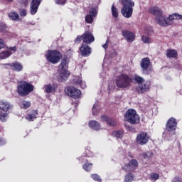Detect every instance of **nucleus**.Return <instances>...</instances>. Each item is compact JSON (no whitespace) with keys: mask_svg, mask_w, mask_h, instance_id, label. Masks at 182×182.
Segmentation results:
<instances>
[{"mask_svg":"<svg viewBox=\"0 0 182 182\" xmlns=\"http://www.w3.org/2000/svg\"><path fill=\"white\" fill-rule=\"evenodd\" d=\"M36 116H38V110H33L26 115V119L28 122H33L36 119Z\"/></svg>","mask_w":182,"mask_h":182,"instance_id":"5701e85b","label":"nucleus"},{"mask_svg":"<svg viewBox=\"0 0 182 182\" xmlns=\"http://www.w3.org/2000/svg\"><path fill=\"white\" fill-rule=\"evenodd\" d=\"M80 53L81 56H89L92 51L90 50V47L86 44H82L80 48Z\"/></svg>","mask_w":182,"mask_h":182,"instance_id":"f3484780","label":"nucleus"},{"mask_svg":"<svg viewBox=\"0 0 182 182\" xmlns=\"http://www.w3.org/2000/svg\"><path fill=\"white\" fill-rule=\"evenodd\" d=\"M6 65L11 67V69H13V70H16V72H21V70H22V65L19 63H12Z\"/></svg>","mask_w":182,"mask_h":182,"instance_id":"412c9836","label":"nucleus"},{"mask_svg":"<svg viewBox=\"0 0 182 182\" xmlns=\"http://www.w3.org/2000/svg\"><path fill=\"white\" fill-rule=\"evenodd\" d=\"M134 178V176H133V174L129 173L125 176L124 182H132L133 181Z\"/></svg>","mask_w":182,"mask_h":182,"instance_id":"72a5a7b5","label":"nucleus"},{"mask_svg":"<svg viewBox=\"0 0 182 182\" xmlns=\"http://www.w3.org/2000/svg\"><path fill=\"white\" fill-rule=\"evenodd\" d=\"M21 16H26V10L22 9L20 11Z\"/></svg>","mask_w":182,"mask_h":182,"instance_id":"c03bdc74","label":"nucleus"},{"mask_svg":"<svg viewBox=\"0 0 182 182\" xmlns=\"http://www.w3.org/2000/svg\"><path fill=\"white\" fill-rule=\"evenodd\" d=\"M144 159H149V153H144L143 154Z\"/></svg>","mask_w":182,"mask_h":182,"instance_id":"09e8293b","label":"nucleus"},{"mask_svg":"<svg viewBox=\"0 0 182 182\" xmlns=\"http://www.w3.org/2000/svg\"><path fill=\"white\" fill-rule=\"evenodd\" d=\"M122 36H124L127 42L129 43L133 42L134 39H136V36L134 35V33L127 31H122Z\"/></svg>","mask_w":182,"mask_h":182,"instance_id":"6ab92c4d","label":"nucleus"},{"mask_svg":"<svg viewBox=\"0 0 182 182\" xmlns=\"http://www.w3.org/2000/svg\"><path fill=\"white\" fill-rule=\"evenodd\" d=\"M96 15H97V11L96 9H92L90 11L89 14L85 16V21L87 23H92V22H93V18L95 16H96Z\"/></svg>","mask_w":182,"mask_h":182,"instance_id":"a211bd4d","label":"nucleus"},{"mask_svg":"<svg viewBox=\"0 0 182 182\" xmlns=\"http://www.w3.org/2000/svg\"><path fill=\"white\" fill-rule=\"evenodd\" d=\"M141 41L144 43H151V39L147 36H142Z\"/></svg>","mask_w":182,"mask_h":182,"instance_id":"f704fd0d","label":"nucleus"},{"mask_svg":"<svg viewBox=\"0 0 182 182\" xmlns=\"http://www.w3.org/2000/svg\"><path fill=\"white\" fill-rule=\"evenodd\" d=\"M150 177L151 180H154V181H156V180H159L160 175H159V173H151Z\"/></svg>","mask_w":182,"mask_h":182,"instance_id":"c9c22d12","label":"nucleus"},{"mask_svg":"<svg viewBox=\"0 0 182 182\" xmlns=\"http://www.w3.org/2000/svg\"><path fill=\"white\" fill-rule=\"evenodd\" d=\"M69 66V61H68V58L65 57L61 60V63L58 66V70L57 72V80L58 82H65L68 80L69 77V70H68V67Z\"/></svg>","mask_w":182,"mask_h":182,"instance_id":"f03ea898","label":"nucleus"},{"mask_svg":"<svg viewBox=\"0 0 182 182\" xmlns=\"http://www.w3.org/2000/svg\"><path fill=\"white\" fill-rule=\"evenodd\" d=\"M141 68L145 75H149L151 72V63L149 58H144L141 60Z\"/></svg>","mask_w":182,"mask_h":182,"instance_id":"9d476101","label":"nucleus"},{"mask_svg":"<svg viewBox=\"0 0 182 182\" xmlns=\"http://www.w3.org/2000/svg\"><path fill=\"white\" fill-rule=\"evenodd\" d=\"M177 129V122H176L175 118H171L166 124V130L168 132H174Z\"/></svg>","mask_w":182,"mask_h":182,"instance_id":"dca6fc26","label":"nucleus"},{"mask_svg":"<svg viewBox=\"0 0 182 182\" xmlns=\"http://www.w3.org/2000/svg\"><path fill=\"white\" fill-rule=\"evenodd\" d=\"M136 141L137 144H140V146H144V144H147V141H149V136H147V133L141 132L136 136Z\"/></svg>","mask_w":182,"mask_h":182,"instance_id":"9b49d317","label":"nucleus"},{"mask_svg":"<svg viewBox=\"0 0 182 182\" xmlns=\"http://www.w3.org/2000/svg\"><path fill=\"white\" fill-rule=\"evenodd\" d=\"M19 105L21 109H29L31 107V102L29 101H21Z\"/></svg>","mask_w":182,"mask_h":182,"instance_id":"bb28decb","label":"nucleus"},{"mask_svg":"<svg viewBox=\"0 0 182 182\" xmlns=\"http://www.w3.org/2000/svg\"><path fill=\"white\" fill-rule=\"evenodd\" d=\"M91 177L92 180H95V181H102V178H100V176L96 173L91 175Z\"/></svg>","mask_w":182,"mask_h":182,"instance_id":"4c0bfd02","label":"nucleus"},{"mask_svg":"<svg viewBox=\"0 0 182 182\" xmlns=\"http://www.w3.org/2000/svg\"><path fill=\"white\" fill-rule=\"evenodd\" d=\"M46 58L48 62L53 63V65L58 63L59 60H60V53L58 50H48L47 54L46 55Z\"/></svg>","mask_w":182,"mask_h":182,"instance_id":"6e6552de","label":"nucleus"},{"mask_svg":"<svg viewBox=\"0 0 182 182\" xmlns=\"http://www.w3.org/2000/svg\"><path fill=\"white\" fill-rule=\"evenodd\" d=\"M92 114L95 116L97 114V103L95 102L92 107Z\"/></svg>","mask_w":182,"mask_h":182,"instance_id":"58836bf2","label":"nucleus"},{"mask_svg":"<svg viewBox=\"0 0 182 182\" xmlns=\"http://www.w3.org/2000/svg\"><path fill=\"white\" fill-rule=\"evenodd\" d=\"M149 11V14L155 15V21L160 26H171V25H174V21H182L181 14L174 13L167 17L159 7H151Z\"/></svg>","mask_w":182,"mask_h":182,"instance_id":"f257e3e1","label":"nucleus"},{"mask_svg":"<svg viewBox=\"0 0 182 182\" xmlns=\"http://www.w3.org/2000/svg\"><path fill=\"white\" fill-rule=\"evenodd\" d=\"M12 105L9 102L6 100L0 101V120L2 122H6L9 118V109Z\"/></svg>","mask_w":182,"mask_h":182,"instance_id":"20e7f679","label":"nucleus"},{"mask_svg":"<svg viewBox=\"0 0 182 182\" xmlns=\"http://www.w3.org/2000/svg\"><path fill=\"white\" fill-rule=\"evenodd\" d=\"M166 56L168 58H177V50H168L166 52Z\"/></svg>","mask_w":182,"mask_h":182,"instance_id":"a878e982","label":"nucleus"},{"mask_svg":"<svg viewBox=\"0 0 182 182\" xmlns=\"http://www.w3.org/2000/svg\"><path fill=\"white\" fill-rule=\"evenodd\" d=\"M31 92H33V85L26 81L21 82L18 86V93L20 96H28Z\"/></svg>","mask_w":182,"mask_h":182,"instance_id":"423d86ee","label":"nucleus"},{"mask_svg":"<svg viewBox=\"0 0 182 182\" xmlns=\"http://www.w3.org/2000/svg\"><path fill=\"white\" fill-rule=\"evenodd\" d=\"M5 143H6L5 139H3L2 138H0V146H4V144H5Z\"/></svg>","mask_w":182,"mask_h":182,"instance_id":"49530a36","label":"nucleus"},{"mask_svg":"<svg viewBox=\"0 0 182 182\" xmlns=\"http://www.w3.org/2000/svg\"><path fill=\"white\" fill-rule=\"evenodd\" d=\"M112 136L117 137V139H122L123 137V132L114 131V132H112Z\"/></svg>","mask_w":182,"mask_h":182,"instance_id":"2f4dec72","label":"nucleus"},{"mask_svg":"<svg viewBox=\"0 0 182 182\" xmlns=\"http://www.w3.org/2000/svg\"><path fill=\"white\" fill-rule=\"evenodd\" d=\"M122 5L121 14L124 18H132L133 15V8H134V1L133 0H119Z\"/></svg>","mask_w":182,"mask_h":182,"instance_id":"7ed1b4c3","label":"nucleus"},{"mask_svg":"<svg viewBox=\"0 0 182 182\" xmlns=\"http://www.w3.org/2000/svg\"><path fill=\"white\" fill-rule=\"evenodd\" d=\"M92 166H93L92 164H85L83 166V168L85 171H89L90 170H92Z\"/></svg>","mask_w":182,"mask_h":182,"instance_id":"e433bc0d","label":"nucleus"},{"mask_svg":"<svg viewBox=\"0 0 182 182\" xmlns=\"http://www.w3.org/2000/svg\"><path fill=\"white\" fill-rule=\"evenodd\" d=\"M55 4L58 5H65V4H66V0H55Z\"/></svg>","mask_w":182,"mask_h":182,"instance_id":"ea45409f","label":"nucleus"},{"mask_svg":"<svg viewBox=\"0 0 182 182\" xmlns=\"http://www.w3.org/2000/svg\"><path fill=\"white\" fill-rule=\"evenodd\" d=\"M80 41H83L84 43L89 45L95 42V36H93L92 33L87 31L83 35L78 36L75 39V42H80Z\"/></svg>","mask_w":182,"mask_h":182,"instance_id":"1a4fd4ad","label":"nucleus"},{"mask_svg":"<svg viewBox=\"0 0 182 182\" xmlns=\"http://www.w3.org/2000/svg\"><path fill=\"white\" fill-rule=\"evenodd\" d=\"M7 2H12L14 0H6Z\"/></svg>","mask_w":182,"mask_h":182,"instance_id":"8fccbe9b","label":"nucleus"},{"mask_svg":"<svg viewBox=\"0 0 182 182\" xmlns=\"http://www.w3.org/2000/svg\"><path fill=\"white\" fill-rule=\"evenodd\" d=\"M44 89L46 93H53L58 89V85L56 84H48L44 86Z\"/></svg>","mask_w":182,"mask_h":182,"instance_id":"aec40b11","label":"nucleus"},{"mask_svg":"<svg viewBox=\"0 0 182 182\" xmlns=\"http://www.w3.org/2000/svg\"><path fill=\"white\" fill-rule=\"evenodd\" d=\"M132 77L126 74H122L116 79V85L119 89H127L132 85Z\"/></svg>","mask_w":182,"mask_h":182,"instance_id":"39448f33","label":"nucleus"},{"mask_svg":"<svg viewBox=\"0 0 182 182\" xmlns=\"http://www.w3.org/2000/svg\"><path fill=\"white\" fill-rule=\"evenodd\" d=\"M125 120L131 124H136L140 122V117L136 110L133 109H128L124 114Z\"/></svg>","mask_w":182,"mask_h":182,"instance_id":"0eeeda50","label":"nucleus"},{"mask_svg":"<svg viewBox=\"0 0 182 182\" xmlns=\"http://www.w3.org/2000/svg\"><path fill=\"white\" fill-rule=\"evenodd\" d=\"M29 4V0H22L21 5L26 8V6H28V4Z\"/></svg>","mask_w":182,"mask_h":182,"instance_id":"a19ab883","label":"nucleus"},{"mask_svg":"<svg viewBox=\"0 0 182 182\" xmlns=\"http://www.w3.org/2000/svg\"><path fill=\"white\" fill-rule=\"evenodd\" d=\"M89 127L92 130H100V124L95 120L89 122Z\"/></svg>","mask_w":182,"mask_h":182,"instance_id":"393cba45","label":"nucleus"},{"mask_svg":"<svg viewBox=\"0 0 182 182\" xmlns=\"http://www.w3.org/2000/svg\"><path fill=\"white\" fill-rule=\"evenodd\" d=\"M5 48V43H4V40L0 39V49H4Z\"/></svg>","mask_w":182,"mask_h":182,"instance_id":"37998d69","label":"nucleus"},{"mask_svg":"<svg viewBox=\"0 0 182 182\" xmlns=\"http://www.w3.org/2000/svg\"><path fill=\"white\" fill-rule=\"evenodd\" d=\"M181 181H182V179L181 178H180V176L175 177L172 181V182H181Z\"/></svg>","mask_w":182,"mask_h":182,"instance_id":"79ce46f5","label":"nucleus"},{"mask_svg":"<svg viewBox=\"0 0 182 182\" xmlns=\"http://www.w3.org/2000/svg\"><path fill=\"white\" fill-rule=\"evenodd\" d=\"M12 55V53L9 50L3 51L0 53L1 59H6V58H9V56Z\"/></svg>","mask_w":182,"mask_h":182,"instance_id":"cd10ccee","label":"nucleus"},{"mask_svg":"<svg viewBox=\"0 0 182 182\" xmlns=\"http://www.w3.org/2000/svg\"><path fill=\"white\" fill-rule=\"evenodd\" d=\"M134 79L135 82H136V83H138L139 85H141V83H144V78H143L142 77H141L139 75H134Z\"/></svg>","mask_w":182,"mask_h":182,"instance_id":"7c9ffc66","label":"nucleus"},{"mask_svg":"<svg viewBox=\"0 0 182 182\" xmlns=\"http://www.w3.org/2000/svg\"><path fill=\"white\" fill-rule=\"evenodd\" d=\"M138 166L139 162H137V161L135 159H132L129 164H125L122 168L126 171H134V170H135L136 167Z\"/></svg>","mask_w":182,"mask_h":182,"instance_id":"4468645a","label":"nucleus"},{"mask_svg":"<svg viewBox=\"0 0 182 182\" xmlns=\"http://www.w3.org/2000/svg\"><path fill=\"white\" fill-rule=\"evenodd\" d=\"M111 11L112 15L114 18H119V11H117L116 6H114V4L112 6Z\"/></svg>","mask_w":182,"mask_h":182,"instance_id":"c756f323","label":"nucleus"},{"mask_svg":"<svg viewBox=\"0 0 182 182\" xmlns=\"http://www.w3.org/2000/svg\"><path fill=\"white\" fill-rule=\"evenodd\" d=\"M8 29V26L4 21H0V32H5Z\"/></svg>","mask_w":182,"mask_h":182,"instance_id":"473e14b6","label":"nucleus"},{"mask_svg":"<svg viewBox=\"0 0 182 182\" xmlns=\"http://www.w3.org/2000/svg\"><path fill=\"white\" fill-rule=\"evenodd\" d=\"M9 50H11V52H16V46H14V47H10Z\"/></svg>","mask_w":182,"mask_h":182,"instance_id":"de8ad7c7","label":"nucleus"},{"mask_svg":"<svg viewBox=\"0 0 182 182\" xmlns=\"http://www.w3.org/2000/svg\"><path fill=\"white\" fill-rule=\"evenodd\" d=\"M114 55H117V53H114Z\"/></svg>","mask_w":182,"mask_h":182,"instance_id":"3c124183","label":"nucleus"},{"mask_svg":"<svg viewBox=\"0 0 182 182\" xmlns=\"http://www.w3.org/2000/svg\"><path fill=\"white\" fill-rule=\"evenodd\" d=\"M108 46H109V40H107L106 43L102 45V48H104V49H107Z\"/></svg>","mask_w":182,"mask_h":182,"instance_id":"a18cd8bd","label":"nucleus"},{"mask_svg":"<svg viewBox=\"0 0 182 182\" xmlns=\"http://www.w3.org/2000/svg\"><path fill=\"white\" fill-rule=\"evenodd\" d=\"M101 120L102 122H107V124H109V126H111L112 127L116 126V122H114V120L109 118V117H107V115L102 116Z\"/></svg>","mask_w":182,"mask_h":182,"instance_id":"4be33fe9","label":"nucleus"},{"mask_svg":"<svg viewBox=\"0 0 182 182\" xmlns=\"http://www.w3.org/2000/svg\"><path fill=\"white\" fill-rule=\"evenodd\" d=\"M74 83L77 86H80L82 89H86V82L82 81L81 77H76L74 80Z\"/></svg>","mask_w":182,"mask_h":182,"instance_id":"b1692460","label":"nucleus"},{"mask_svg":"<svg viewBox=\"0 0 182 182\" xmlns=\"http://www.w3.org/2000/svg\"><path fill=\"white\" fill-rule=\"evenodd\" d=\"M9 17L11 21H18L19 18V14H16V12H11L9 14Z\"/></svg>","mask_w":182,"mask_h":182,"instance_id":"c85d7f7f","label":"nucleus"},{"mask_svg":"<svg viewBox=\"0 0 182 182\" xmlns=\"http://www.w3.org/2000/svg\"><path fill=\"white\" fill-rule=\"evenodd\" d=\"M67 95L68 96H70V97H73V99H79L82 95V92L79 90V89L70 87L67 89Z\"/></svg>","mask_w":182,"mask_h":182,"instance_id":"f8f14e48","label":"nucleus"},{"mask_svg":"<svg viewBox=\"0 0 182 182\" xmlns=\"http://www.w3.org/2000/svg\"><path fill=\"white\" fill-rule=\"evenodd\" d=\"M151 86V82L150 81H146L145 82H142L138 87H136V91L138 93H146V92H149L150 90V87Z\"/></svg>","mask_w":182,"mask_h":182,"instance_id":"ddd939ff","label":"nucleus"},{"mask_svg":"<svg viewBox=\"0 0 182 182\" xmlns=\"http://www.w3.org/2000/svg\"><path fill=\"white\" fill-rule=\"evenodd\" d=\"M41 5V0H32L30 6V14L31 15H35L38 12V8Z\"/></svg>","mask_w":182,"mask_h":182,"instance_id":"2eb2a0df","label":"nucleus"}]
</instances>
